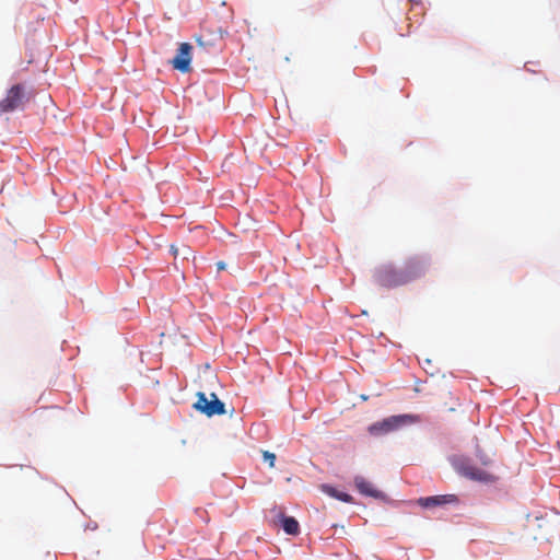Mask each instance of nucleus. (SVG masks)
Masks as SVG:
<instances>
[{
	"instance_id": "nucleus-11",
	"label": "nucleus",
	"mask_w": 560,
	"mask_h": 560,
	"mask_svg": "<svg viewBox=\"0 0 560 560\" xmlns=\"http://www.w3.org/2000/svg\"><path fill=\"white\" fill-rule=\"evenodd\" d=\"M283 530L289 535H298L300 532V525L298 521L292 516H284L282 518Z\"/></svg>"
},
{
	"instance_id": "nucleus-1",
	"label": "nucleus",
	"mask_w": 560,
	"mask_h": 560,
	"mask_svg": "<svg viewBox=\"0 0 560 560\" xmlns=\"http://www.w3.org/2000/svg\"><path fill=\"white\" fill-rule=\"evenodd\" d=\"M192 407L207 417L225 413V405L218 398L214 393L210 394V399H208L205 393H197V401L192 405Z\"/></svg>"
},
{
	"instance_id": "nucleus-17",
	"label": "nucleus",
	"mask_w": 560,
	"mask_h": 560,
	"mask_svg": "<svg viewBox=\"0 0 560 560\" xmlns=\"http://www.w3.org/2000/svg\"><path fill=\"white\" fill-rule=\"evenodd\" d=\"M217 267H218V270H223V269L225 268V265H224V262H223V261H219V262L217 264Z\"/></svg>"
},
{
	"instance_id": "nucleus-16",
	"label": "nucleus",
	"mask_w": 560,
	"mask_h": 560,
	"mask_svg": "<svg viewBox=\"0 0 560 560\" xmlns=\"http://www.w3.org/2000/svg\"><path fill=\"white\" fill-rule=\"evenodd\" d=\"M170 250L172 253V255L176 258L178 255H180V248L177 247L176 245H171L170 246Z\"/></svg>"
},
{
	"instance_id": "nucleus-14",
	"label": "nucleus",
	"mask_w": 560,
	"mask_h": 560,
	"mask_svg": "<svg viewBox=\"0 0 560 560\" xmlns=\"http://www.w3.org/2000/svg\"><path fill=\"white\" fill-rule=\"evenodd\" d=\"M478 457H479L480 462L482 463V465L488 466L491 464V458L488 455L479 452Z\"/></svg>"
},
{
	"instance_id": "nucleus-10",
	"label": "nucleus",
	"mask_w": 560,
	"mask_h": 560,
	"mask_svg": "<svg viewBox=\"0 0 560 560\" xmlns=\"http://www.w3.org/2000/svg\"><path fill=\"white\" fill-rule=\"evenodd\" d=\"M320 489L324 493L328 494L329 497L331 498H335L339 501H342V502H346V503H351L353 498L346 493V492H341L339 490H337L336 488L329 486V485H322L320 486Z\"/></svg>"
},
{
	"instance_id": "nucleus-12",
	"label": "nucleus",
	"mask_w": 560,
	"mask_h": 560,
	"mask_svg": "<svg viewBox=\"0 0 560 560\" xmlns=\"http://www.w3.org/2000/svg\"><path fill=\"white\" fill-rule=\"evenodd\" d=\"M262 457L268 463L270 468L275 466L276 455L273 453H270L269 451H264Z\"/></svg>"
},
{
	"instance_id": "nucleus-5",
	"label": "nucleus",
	"mask_w": 560,
	"mask_h": 560,
	"mask_svg": "<svg viewBox=\"0 0 560 560\" xmlns=\"http://www.w3.org/2000/svg\"><path fill=\"white\" fill-rule=\"evenodd\" d=\"M191 45L189 43H182L178 47L177 55L173 58L172 65L174 69L182 73L188 72L191 62Z\"/></svg>"
},
{
	"instance_id": "nucleus-8",
	"label": "nucleus",
	"mask_w": 560,
	"mask_h": 560,
	"mask_svg": "<svg viewBox=\"0 0 560 560\" xmlns=\"http://www.w3.org/2000/svg\"><path fill=\"white\" fill-rule=\"evenodd\" d=\"M401 271L405 273V277H407L406 283H408L424 273L425 264L422 259L411 258L406 262L405 268L401 269Z\"/></svg>"
},
{
	"instance_id": "nucleus-19",
	"label": "nucleus",
	"mask_w": 560,
	"mask_h": 560,
	"mask_svg": "<svg viewBox=\"0 0 560 560\" xmlns=\"http://www.w3.org/2000/svg\"><path fill=\"white\" fill-rule=\"evenodd\" d=\"M408 1L412 4H419L421 2V0H408Z\"/></svg>"
},
{
	"instance_id": "nucleus-15",
	"label": "nucleus",
	"mask_w": 560,
	"mask_h": 560,
	"mask_svg": "<svg viewBox=\"0 0 560 560\" xmlns=\"http://www.w3.org/2000/svg\"><path fill=\"white\" fill-rule=\"evenodd\" d=\"M180 255L183 256L184 259H188L190 255V248L186 245H183L180 248Z\"/></svg>"
},
{
	"instance_id": "nucleus-9",
	"label": "nucleus",
	"mask_w": 560,
	"mask_h": 560,
	"mask_svg": "<svg viewBox=\"0 0 560 560\" xmlns=\"http://www.w3.org/2000/svg\"><path fill=\"white\" fill-rule=\"evenodd\" d=\"M456 500L455 495H433L427 498H420L418 500V504L424 509H431L440 505H444L446 503L454 502Z\"/></svg>"
},
{
	"instance_id": "nucleus-2",
	"label": "nucleus",
	"mask_w": 560,
	"mask_h": 560,
	"mask_svg": "<svg viewBox=\"0 0 560 560\" xmlns=\"http://www.w3.org/2000/svg\"><path fill=\"white\" fill-rule=\"evenodd\" d=\"M376 282L385 288H395L406 284L405 273L401 269H396L393 266H382L375 273Z\"/></svg>"
},
{
	"instance_id": "nucleus-13",
	"label": "nucleus",
	"mask_w": 560,
	"mask_h": 560,
	"mask_svg": "<svg viewBox=\"0 0 560 560\" xmlns=\"http://www.w3.org/2000/svg\"><path fill=\"white\" fill-rule=\"evenodd\" d=\"M138 166L139 167L136 170V172H138L139 175H143L144 173L151 174L153 172L150 167H148L144 161H140Z\"/></svg>"
},
{
	"instance_id": "nucleus-4",
	"label": "nucleus",
	"mask_w": 560,
	"mask_h": 560,
	"mask_svg": "<svg viewBox=\"0 0 560 560\" xmlns=\"http://www.w3.org/2000/svg\"><path fill=\"white\" fill-rule=\"evenodd\" d=\"M25 102V92L21 85H14L7 96L0 101V113H10L23 107Z\"/></svg>"
},
{
	"instance_id": "nucleus-6",
	"label": "nucleus",
	"mask_w": 560,
	"mask_h": 560,
	"mask_svg": "<svg viewBox=\"0 0 560 560\" xmlns=\"http://www.w3.org/2000/svg\"><path fill=\"white\" fill-rule=\"evenodd\" d=\"M460 471L465 477H467L471 480L486 482V483L495 481V477L491 472H489L485 469L478 468L476 466H472V465L463 466Z\"/></svg>"
},
{
	"instance_id": "nucleus-3",
	"label": "nucleus",
	"mask_w": 560,
	"mask_h": 560,
	"mask_svg": "<svg viewBox=\"0 0 560 560\" xmlns=\"http://www.w3.org/2000/svg\"><path fill=\"white\" fill-rule=\"evenodd\" d=\"M412 416L408 415L392 416L389 418H386L380 422L370 425L369 432L371 434L388 433L406 424L407 422L412 421Z\"/></svg>"
},
{
	"instance_id": "nucleus-18",
	"label": "nucleus",
	"mask_w": 560,
	"mask_h": 560,
	"mask_svg": "<svg viewBox=\"0 0 560 560\" xmlns=\"http://www.w3.org/2000/svg\"><path fill=\"white\" fill-rule=\"evenodd\" d=\"M197 43L199 46L203 47L205 46V43L202 42L201 38H197Z\"/></svg>"
},
{
	"instance_id": "nucleus-7",
	"label": "nucleus",
	"mask_w": 560,
	"mask_h": 560,
	"mask_svg": "<svg viewBox=\"0 0 560 560\" xmlns=\"http://www.w3.org/2000/svg\"><path fill=\"white\" fill-rule=\"evenodd\" d=\"M354 486L357 490L363 495L380 500H384L386 498L382 491L377 490L371 481L366 480L362 476L354 477Z\"/></svg>"
}]
</instances>
